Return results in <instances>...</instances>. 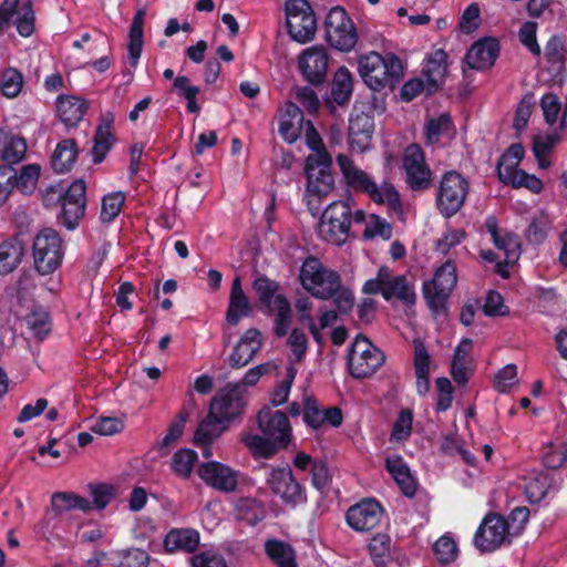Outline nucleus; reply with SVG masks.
Returning a JSON list of instances; mask_svg holds the SVG:
<instances>
[{"label": "nucleus", "mask_w": 567, "mask_h": 567, "mask_svg": "<svg viewBox=\"0 0 567 567\" xmlns=\"http://www.w3.org/2000/svg\"><path fill=\"white\" fill-rule=\"evenodd\" d=\"M257 424L261 435L245 433L241 436V442L254 456L270 457L293 441L289 417L280 410L265 405L257 414Z\"/></svg>", "instance_id": "obj_1"}, {"label": "nucleus", "mask_w": 567, "mask_h": 567, "mask_svg": "<svg viewBox=\"0 0 567 567\" xmlns=\"http://www.w3.org/2000/svg\"><path fill=\"white\" fill-rule=\"evenodd\" d=\"M336 161L340 168L342 181L349 189L355 193H363L378 204H386L392 208L400 206V195L392 184L388 182H383L380 185L377 184L369 172L360 168L346 154H339Z\"/></svg>", "instance_id": "obj_2"}, {"label": "nucleus", "mask_w": 567, "mask_h": 567, "mask_svg": "<svg viewBox=\"0 0 567 567\" xmlns=\"http://www.w3.org/2000/svg\"><path fill=\"white\" fill-rule=\"evenodd\" d=\"M358 73L369 89L379 92L399 82L403 66L393 53L383 55L371 51L358 56Z\"/></svg>", "instance_id": "obj_3"}, {"label": "nucleus", "mask_w": 567, "mask_h": 567, "mask_svg": "<svg viewBox=\"0 0 567 567\" xmlns=\"http://www.w3.org/2000/svg\"><path fill=\"white\" fill-rule=\"evenodd\" d=\"M365 295L381 293L386 301L399 300L405 306H413L416 301L414 282L405 275H395L386 267L379 268L375 278L369 279L362 287Z\"/></svg>", "instance_id": "obj_4"}, {"label": "nucleus", "mask_w": 567, "mask_h": 567, "mask_svg": "<svg viewBox=\"0 0 567 567\" xmlns=\"http://www.w3.org/2000/svg\"><path fill=\"white\" fill-rule=\"evenodd\" d=\"M353 199L332 202L323 210L318 234L327 243L340 246L344 244L349 237L351 224L353 223Z\"/></svg>", "instance_id": "obj_5"}, {"label": "nucleus", "mask_w": 567, "mask_h": 567, "mask_svg": "<svg viewBox=\"0 0 567 567\" xmlns=\"http://www.w3.org/2000/svg\"><path fill=\"white\" fill-rule=\"evenodd\" d=\"M299 277L302 288L321 300L332 298L341 279L337 271L327 268L315 257H309L303 261Z\"/></svg>", "instance_id": "obj_6"}, {"label": "nucleus", "mask_w": 567, "mask_h": 567, "mask_svg": "<svg viewBox=\"0 0 567 567\" xmlns=\"http://www.w3.org/2000/svg\"><path fill=\"white\" fill-rule=\"evenodd\" d=\"M456 282V267L452 261L444 262L435 270L432 279L423 282V297L432 313L440 315L444 312L446 301Z\"/></svg>", "instance_id": "obj_7"}, {"label": "nucleus", "mask_w": 567, "mask_h": 567, "mask_svg": "<svg viewBox=\"0 0 567 567\" xmlns=\"http://www.w3.org/2000/svg\"><path fill=\"white\" fill-rule=\"evenodd\" d=\"M246 405L247 390L239 383H229L213 398L209 412L216 420L229 426L243 415Z\"/></svg>", "instance_id": "obj_8"}, {"label": "nucleus", "mask_w": 567, "mask_h": 567, "mask_svg": "<svg viewBox=\"0 0 567 567\" xmlns=\"http://www.w3.org/2000/svg\"><path fill=\"white\" fill-rule=\"evenodd\" d=\"M286 23L288 34L298 43L310 42L317 31V20L306 0H286Z\"/></svg>", "instance_id": "obj_9"}, {"label": "nucleus", "mask_w": 567, "mask_h": 567, "mask_svg": "<svg viewBox=\"0 0 567 567\" xmlns=\"http://www.w3.org/2000/svg\"><path fill=\"white\" fill-rule=\"evenodd\" d=\"M63 257L62 239L52 228L40 231L33 241V258L35 269L41 275L53 272Z\"/></svg>", "instance_id": "obj_10"}, {"label": "nucleus", "mask_w": 567, "mask_h": 567, "mask_svg": "<svg viewBox=\"0 0 567 567\" xmlns=\"http://www.w3.org/2000/svg\"><path fill=\"white\" fill-rule=\"evenodd\" d=\"M326 39L329 44L342 52H350L358 41L357 29L344 9L332 8L326 19Z\"/></svg>", "instance_id": "obj_11"}, {"label": "nucleus", "mask_w": 567, "mask_h": 567, "mask_svg": "<svg viewBox=\"0 0 567 567\" xmlns=\"http://www.w3.org/2000/svg\"><path fill=\"white\" fill-rule=\"evenodd\" d=\"M384 362L383 353L365 337L357 336L348 354L350 373L354 378L372 375Z\"/></svg>", "instance_id": "obj_12"}, {"label": "nucleus", "mask_w": 567, "mask_h": 567, "mask_svg": "<svg viewBox=\"0 0 567 567\" xmlns=\"http://www.w3.org/2000/svg\"><path fill=\"white\" fill-rule=\"evenodd\" d=\"M467 192L468 183L461 174L454 171L445 173L437 192V208L446 217L455 215L463 206Z\"/></svg>", "instance_id": "obj_13"}, {"label": "nucleus", "mask_w": 567, "mask_h": 567, "mask_svg": "<svg viewBox=\"0 0 567 567\" xmlns=\"http://www.w3.org/2000/svg\"><path fill=\"white\" fill-rule=\"evenodd\" d=\"M267 484L280 501L292 508L306 503V493L300 483L293 477L289 467L272 468L268 475Z\"/></svg>", "instance_id": "obj_14"}, {"label": "nucleus", "mask_w": 567, "mask_h": 567, "mask_svg": "<svg viewBox=\"0 0 567 567\" xmlns=\"http://www.w3.org/2000/svg\"><path fill=\"white\" fill-rule=\"evenodd\" d=\"M507 522L497 514L487 515L478 526L474 544L481 551H494L509 542Z\"/></svg>", "instance_id": "obj_15"}, {"label": "nucleus", "mask_w": 567, "mask_h": 567, "mask_svg": "<svg viewBox=\"0 0 567 567\" xmlns=\"http://www.w3.org/2000/svg\"><path fill=\"white\" fill-rule=\"evenodd\" d=\"M20 0H4L0 6V31L9 28L12 21L21 37L28 38L34 32V12L31 2Z\"/></svg>", "instance_id": "obj_16"}, {"label": "nucleus", "mask_w": 567, "mask_h": 567, "mask_svg": "<svg viewBox=\"0 0 567 567\" xmlns=\"http://www.w3.org/2000/svg\"><path fill=\"white\" fill-rule=\"evenodd\" d=\"M86 186L83 181L73 182L69 188L60 195L61 221L68 229H74L84 216L86 205Z\"/></svg>", "instance_id": "obj_17"}, {"label": "nucleus", "mask_w": 567, "mask_h": 567, "mask_svg": "<svg viewBox=\"0 0 567 567\" xmlns=\"http://www.w3.org/2000/svg\"><path fill=\"white\" fill-rule=\"evenodd\" d=\"M328 64V51L320 44L305 49L298 56V69L305 80L311 84H320L324 81Z\"/></svg>", "instance_id": "obj_18"}, {"label": "nucleus", "mask_w": 567, "mask_h": 567, "mask_svg": "<svg viewBox=\"0 0 567 567\" xmlns=\"http://www.w3.org/2000/svg\"><path fill=\"white\" fill-rule=\"evenodd\" d=\"M405 181L412 189H424L430 185L431 169L425 163L422 148L417 144L409 145L403 155Z\"/></svg>", "instance_id": "obj_19"}, {"label": "nucleus", "mask_w": 567, "mask_h": 567, "mask_svg": "<svg viewBox=\"0 0 567 567\" xmlns=\"http://www.w3.org/2000/svg\"><path fill=\"white\" fill-rule=\"evenodd\" d=\"M302 421L307 427L313 431H318L324 425L339 427L343 422V414L337 406L321 409L315 396L305 394Z\"/></svg>", "instance_id": "obj_20"}, {"label": "nucleus", "mask_w": 567, "mask_h": 567, "mask_svg": "<svg viewBox=\"0 0 567 567\" xmlns=\"http://www.w3.org/2000/svg\"><path fill=\"white\" fill-rule=\"evenodd\" d=\"M198 475L206 485L225 493L234 492L239 480L238 471L216 461L202 464Z\"/></svg>", "instance_id": "obj_21"}, {"label": "nucleus", "mask_w": 567, "mask_h": 567, "mask_svg": "<svg viewBox=\"0 0 567 567\" xmlns=\"http://www.w3.org/2000/svg\"><path fill=\"white\" fill-rule=\"evenodd\" d=\"M374 120L364 112H354L349 120V147L354 153H365L371 148Z\"/></svg>", "instance_id": "obj_22"}, {"label": "nucleus", "mask_w": 567, "mask_h": 567, "mask_svg": "<svg viewBox=\"0 0 567 567\" xmlns=\"http://www.w3.org/2000/svg\"><path fill=\"white\" fill-rule=\"evenodd\" d=\"M383 516L381 505L374 499H364L351 506L346 515L348 525L357 532L375 528Z\"/></svg>", "instance_id": "obj_23"}, {"label": "nucleus", "mask_w": 567, "mask_h": 567, "mask_svg": "<svg viewBox=\"0 0 567 567\" xmlns=\"http://www.w3.org/2000/svg\"><path fill=\"white\" fill-rule=\"evenodd\" d=\"M278 132L289 144L295 143L306 128L303 112L296 104L288 102L279 111Z\"/></svg>", "instance_id": "obj_24"}, {"label": "nucleus", "mask_w": 567, "mask_h": 567, "mask_svg": "<svg viewBox=\"0 0 567 567\" xmlns=\"http://www.w3.org/2000/svg\"><path fill=\"white\" fill-rule=\"evenodd\" d=\"M261 343L262 339L259 330L255 328L246 330L229 357L230 365L243 368L248 364L260 350Z\"/></svg>", "instance_id": "obj_25"}, {"label": "nucleus", "mask_w": 567, "mask_h": 567, "mask_svg": "<svg viewBox=\"0 0 567 567\" xmlns=\"http://www.w3.org/2000/svg\"><path fill=\"white\" fill-rule=\"evenodd\" d=\"M228 426L218 420L216 416H212L208 412L207 416L198 424L194 433V443L202 447V455L205 458L213 456L212 443L216 441Z\"/></svg>", "instance_id": "obj_26"}, {"label": "nucleus", "mask_w": 567, "mask_h": 567, "mask_svg": "<svg viewBox=\"0 0 567 567\" xmlns=\"http://www.w3.org/2000/svg\"><path fill=\"white\" fill-rule=\"evenodd\" d=\"M385 468L405 496L413 497L415 495L417 488L416 480L401 455H388Z\"/></svg>", "instance_id": "obj_27"}, {"label": "nucleus", "mask_w": 567, "mask_h": 567, "mask_svg": "<svg viewBox=\"0 0 567 567\" xmlns=\"http://www.w3.org/2000/svg\"><path fill=\"white\" fill-rule=\"evenodd\" d=\"M252 312V306L241 287L239 277H235L231 284L229 293V303L226 311V320L231 326H237L238 322Z\"/></svg>", "instance_id": "obj_28"}, {"label": "nucleus", "mask_w": 567, "mask_h": 567, "mask_svg": "<svg viewBox=\"0 0 567 567\" xmlns=\"http://www.w3.org/2000/svg\"><path fill=\"white\" fill-rule=\"evenodd\" d=\"M485 227L498 250L504 252L506 262H515L519 257V243L515 235L508 233H499L497 220L494 216H489L485 220Z\"/></svg>", "instance_id": "obj_29"}, {"label": "nucleus", "mask_w": 567, "mask_h": 567, "mask_svg": "<svg viewBox=\"0 0 567 567\" xmlns=\"http://www.w3.org/2000/svg\"><path fill=\"white\" fill-rule=\"evenodd\" d=\"M113 124V113L106 112L102 115L101 122L96 128L94 145L92 150L94 163H101L115 143V137L112 133Z\"/></svg>", "instance_id": "obj_30"}, {"label": "nucleus", "mask_w": 567, "mask_h": 567, "mask_svg": "<svg viewBox=\"0 0 567 567\" xmlns=\"http://www.w3.org/2000/svg\"><path fill=\"white\" fill-rule=\"evenodd\" d=\"M200 542V535L193 528H173L164 538V548L168 553H194Z\"/></svg>", "instance_id": "obj_31"}, {"label": "nucleus", "mask_w": 567, "mask_h": 567, "mask_svg": "<svg viewBox=\"0 0 567 567\" xmlns=\"http://www.w3.org/2000/svg\"><path fill=\"white\" fill-rule=\"evenodd\" d=\"M329 164L306 165L308 184L307 192L319 198L327 196L334 186V178L328 169Z\"/></svg>", "instance_id": "obj_32"}, {"label": "nucleus", "mask_w": 567, "mask_h": 567, "mask_svg": "<svg viewBox=\"0 0 567 567\" xmlns=\"http://www.w3.org/2000/svg\"><path fill=\"white\" fill-rule=\"evenodd\" d=\"M498 45L493 39L474 43L466 53V63L471 69L483 70L492 66L497 58Z\"/></svg>", "instance_id": "obj_33"}, {"label": "nucleus", "mask_w": 567, "mask_h": 567, "mask_svg": "<svg viewBox=\"0 0 567 567\" xmlns=\"http://www.w3.org/2000/svg\"><path fill=\"white\" fill-rule=\"evenodd\" d=\"M353 223L364 225L363 237L367 239L382 238L388 240L392 236V227L384 219L374 214H365L362 209H354Z\"/></svg>", "instance_id": "obj_34"}, {"label": "nucleus", "mask_w": 567, "mask_h": 567, "mask_svg": "<svg viewBox=\"0 0 567 567\" xmlns=\"http://www.w3.org/2000/svg\"><path fill=\"white\" fill-rule=\"evenodd\" d=\"M447 71V54L443 50H436L430 54L423 66V74L427 81V93L436 91L443 82Z\"/></svg>", "instance_id": "obj_35"}, {"label": "nucleus", "mask_w": 567, "mask_h": 567, "mask_svg": "<svg viewBox=\"0 0 567 567\" xmlns=\"http://www.w3.org/2000/svg\"><path fill=\"white\" fill-rule=\"evenodd\" d=\"M86 109L85 101L75 96L60 95L56 100V114L68 127L78 125Z\"/></svg>", "instance_id": "obj_36"}, {"label": "nucleus", "mask_w": 567, "mask_h": 567, "mask_svg": "<svg viewBox=\"0 0 567 567\" xmlns=\"http://www.w3.org/2000/svg\"><path fill=\"white\" fill-rule=\"evenodd\" d=\"M144 10H138L131 23L130 32H128V61L133 69H135L138 64V60L143 50V27H144Z\"/></svg>", "instance_id": "obj_37"}, {"label": "nucleus", "mask_w": 567, "mask_h": 567, "mask_svg": "<svg viewBox=\"0 0 567 567\" xmlns=\"http://www.w3.org/2000/svg\"><path fill=\"white\" fill-rule=\"evenodd\" d=\"M27 143L22 137L0 130V158L10 164L19 163L25 155Z\"/></svg>", "instance_id": "obj_38"}, {"label": "nucleus", "mask_w": 567, "mask_h": 567, "mask_svg": "<svg viewBox=\"0 0 567 567\" xmlns=\"http://www.w3.org/2000/svg\"><path fill=\"white\" fill-rule=\"evenodd\" d=\"M523 481L526 497L530 503H538L545 498L550 486L547 473L533 471L525 475Z\"/></svg>", "instance_id": "obj_39"}, {"label": "nucleus", "mask_w": 567, "mask_h": 567, "mask_svg": "<svg viewBox=\"0 0 567 567\" xmlns=\"http://www.w3.org/2000/svg\"><path fill=\"white\" fill-rule=\"evenodd\" d=\"M303 131L308 147L315 152L307 157V166H310L311 164H330L331 156L326 151L319 133L316 131L310 121L306 122V128Z\"/></svg>", "instance_id": "obj_40"}, {"label": "nucleus", "mask_w": 567, "mask_h": 567, "mask_svg": "<svg viewBox=\"0 0 567 567\" xmlns=\"http://www.w3.org/2000/svg\"><path fill=\"white\" fill-rule=\"evenodd\" d=\"M24 247L19 240L4 241L0 245V275L13 271L22 260Z\"/></svg>", "instance_id": "obj_41"}, {"label": "nucleus", "mask_w": 567, "mask_h": 567, "mask_svg": "<svg viewBox=\"0 0 567 567\" xmlns=\"http://www.w3.org/2000/svg\"><path fill=\"white\" fill-rule=\"evenodd\" d=\"M76 155V144L73 140L60 142L52 156L53 169L60 174L69 172L75 164Z\"/></svg>", "instance_id": "obj_42"}, {"label": "nucleus", "mask_w": 567, "mask_h": 567, "mask_svg": "<svg viewBox=\"0 0 567 567\" xmlns=\"http://www.w3.org/2000/svg\"><path fill=\"white\" fill-rule=\"evenodd\" d=\"M265 550L278 567H297L296 554L289 544L278 539H269L265 544Z\"/></svg>", "instance_id": "obj_43"}, {"label": "nucleus", "mask_w": 567, "mask_h": 567, "mask_svg": "<svg viewBox=\"0 0 567 567\" xmlns=\"http://www.w3.org/2000/svg\"><path fill=\"white\" fill-rule=\"evenodd\" d=\"M353 90V79L351 72L346 66H340L332 80L331 96L338 104L346 103Z\"/></svg>", "instance_id": "obj_44"}, {"label": "nucleus", "mask_w": 567, "mask_h": 567, "mask_svg": "<svg viewBox=\"0 0 567 567\" xmlns=\"http://www.w3.org/2000/svg\"><path fill=\"white\" fill-rule=\"evenodd\" d=\"M173 86L177 94L184 97L187 102L186 110L192 114H199L202 107L197 102L200 93V87L192 84L189 78L179 75L174 79Z\"/></svg>", "instance_id": "obj_45"}, {"label": "nucleus", "mask_w": 567, "mask_h": 567, "mask_svg": "<svg viewBox=\"0 0 567 567\" xmlns=\"http://www.w3.org/2000/svg\"><path fill=\"white\" fill-rule=\"evenodd\" d=\"M501 179L515 188L525 187L535 194H539L543 189V182L535 175L528 174L523 169L508 173L506 168H503V177H501Z\"/></svg>", "instance_id": "obj_46"}, {"label": "nucleus", "mask_w": 567, "mask_h": 567, "mask_svg": "<svg viewBox=\"0 0 567 567\" xmlns=\"http://www.w3.org/2000/svg\"><path fill=\"white\" fill-rule=\"evenodd\" d=\"M454 134L453 124L449 114H441L426 124V140L429 144L440 143L443 138H451Z\"/></svg>", "instance_id": "obj_47"}, {"label": "nucleus", "mask_w": 567, "mask_h": 567, "mask_svg": "<svg viewBox=\"0 0 567 567\" xmlns=\"http://www.w3.org/2000/svg\"><path fill=\"white\" fill-rule=\"evenodd\" d=\"M51 503L52 507L56 512H68L71 509H81L83 512H87L91 509L90 501L74 493H55L52 495Z\"/></svg>", "instance_id": "obj_48"}, {"label": "nucleus", "mask_w": 567, "mask_h": 567, "mask_svg": "<svg viewBox=\"0 0 567 567\" xmlns=\"http://www.w3.org/2000/svg\"><path fill=\"white\" fill-rule=\"evenodd\" d=\"M237 517L249 525H256L265 516L264 507L252 498L239 499L236 504Z\"/></svg>", "instance_id": "obj_49"}, {"label": "nucleus", "mask_w": 567, "mask_h": 567, "mask_svg": "<svg viewBox=\"0 0 567 567\" xmlns=\"http://www.w3.org/2000/svg\"><path fill=\"white\" fill-rule=\"evenodd\" d=\"M296 375V367L289 364L285 379L280 381L270 393L269 401L274 408L281 406L288 401Z\"/></svg>", "instance_id": "obj_50"}, {"label": "nucleus", "mask_w": 567, "mask_h": 567, "mask_svg": "<svg viewBox=\"0 0 567 567\" xmlns=\"http://www.w3.org/2000/svg\"><path fill=\"white\" fill-rule=\"evenodd\" d=\"M40 177V166L37 164L25 165L21 168L20 174H13L14 187L23 194L32 193Z\"/></svg>", "instance_id": "obj_51"}, {"label": "nucleus", "mask_w": 567, "mask_h": 567, "mask_svg": "<svg viewBox=\"0 0 567 567\" xmlns=\"http://www.w3.org/2000/svg\"><path fill=\"white\" fill-rule=\"evenodd\" d=\"M189 560L192 567H228L223 554L214 547L203 548Z\"/></svg>", "instance_id": "obj_52"}, {"label": "nucleus", "mask_w": 567, "mask_h": 567, "mask_svg": "<svg viewBox=\"0 0 567 567\" xmlns=\"http://www.w3.org/2000/svg\"><path fill=\"white\" fill-rule=\"evenodd\" d=\"M412 411L410 409L402 410L393 424V429L390 434V441L396 443L406 441L412 433Z\"/></svg>", "instance_id": "obj_53"}, {"label": "nucleus", "mask_w": 567, "mask_h": 567, "mask_svg": "<svg viewBox=\"0 0 567 567\" xmlns=\"http://www.w3.org/2000/svg\"><path fill=\"white\" fill-rule=\"evenodd\" d=\"M124 202L125 195L122 192H114L105 195L101 205V220L103 223H111L120 214Z\"/></svg>", "instance_id": "obj_54"}, {"label": "nucleus", "mask_w": 567, "mask_h": 567, "mask_svg": "<svg viewBox=\"0 0 567 567\" xmlns=\"http://www.w3.org/2000/svg\"><path fill=\"white\" fill-rule=\"evenodd\" d=\"M118 559V567H147L150 555L141 548H128L114 553Z\"/></svg>", "instance_id": "obj_55"}, {"label": "nucleus", "mask_w": 567, "mask_h": 567, "mask_svg": "<svg viewBox=\"0 0 567 567\" xmlns=\"http://www.w3.org/2000/svg\"><path fill=\"white\" fill-rule=\"evenodd\" d=\"M196 460L197 454L194 451L179 450L173 455L172 468L176 475L187 478L193 472Z\"/></svg>", "instance_id": "obj_56"}, {"label": "nucleus", "mask_w": 567, "mask_h": 567, "mask_svg": "<svg viewBox=\"0 0 567 567\" xmlns=\"http://www.w3.org/2000/svg\"><path fill=\"white\" fill-rule=\"evenodd\" d=\"M23 86V76L20 71L9 68L1 75V92L4 96L13 99L19 95Z\"/></svg>", "instance_id": "obj_57"}, {"label": "nucleus", "mask_w": 567, "mask_h": 567, "mask_svg": "<svg viewBox=\"0 0 567 567\" xmlns=\"http://www.w3.org/2000/svg\"><path fill=\"white\" fill-rule=\"evenodd\" d=\"M567 460V443H550L544 447L543 462L548 468H559Z\"/></svg>", "instance_id": "obj_58"}, {"label": "nucleus", "mask_w": 567, "mask_h": 567, "mask_svg": "<svg viewBox=\"0 0 567 567\" xmlns=\"http://www.w3.org/2000/svg\"><path fill=\"white\" fill-rule=\"evenodd\" d=\"M24 320L28 329L35 338L42 339L50 331L49 315L43 309L33 310Z\"/></svg>", "instance_id": "obj_59"}, {"label": "nucleus", "mask_w": 567, "mask_h": 567, "mask_svg": "<svg viewBox=\"0 0 567 567\" xmlns=\"http://www.w3.org/2000/svg\"><path fill=\"white\" fill-rule=\"evenodd\" d=\"M551 221L549 217L540 213L533 218L527 229V238L530 243L540 244L543 243L550 229Z\"/></svg>", "instance_id": "obj_60"}, {"label": "nucleus", "mask_w": 567, "mask_h": 567, "mask_svg": "<svg viewBox=\"0 0 567 567\" xmlns=\"http://www.w3.org/2000/svg\"><path fill=\"white\" fill-rule=\"evenodd\" d=\"M517 384V368L515 364L505 365L494 377V386L499 393H507Z\"/></svg>", "instance_id": "obj_61"}, {"label": "nucleus", "mask_w": 567, "mask_h": 567, "mask_svg": "<svg viewBox=\"0 0 567 567\" xmlns=\"http://www.w3.org/2000/svg\"><path fill=\"white\" fill-rule=\"evenodd\" d=\"M436 559L442 564L452 563L457 557V545L450 536L440 537L433 545Z\"/></svg>", "instance_id": "obj_62"}, {"label": "nucleus", "mask_w": 567, "mask_h": 567, "mask_svg": "<svg viewBox=\"0 0 567 567\" xmlns=\"http://www.w3.org/2000/svg\"><path fill=\"white\" fill-rule=\"evenodd\" d=\"M252 288L258 295L259 301L266 306L270 305L271 300H274V298L278 295L277 291L279 286L276 281L265 276H260L252 282Z\"/></svg>", "instance_id": "obj_63"}, {"label": "nucleus", "mask_w": 567, "mask_h": 567, "mask_svg": "<svg viewBox=\"0 0 567 567\" xmlns=\"http://www.w3.org/2000/svg\"><path fill=\"white\" fill-rule=\"evenodd\" d=\"M480 22H481L480 7L477 3H471L463 11V13L460 18V21H458V27L463 33L468 34L478 28Z\"/></svg>", "instance_id": "obj_64"}]
</instances>
